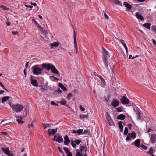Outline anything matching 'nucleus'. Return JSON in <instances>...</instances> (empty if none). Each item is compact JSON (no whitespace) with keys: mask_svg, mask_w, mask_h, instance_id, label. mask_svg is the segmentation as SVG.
<instances>
[{"mask_svg":"<svg viewBox=\"0 0 156 156\" xmlns=\"http://www.w3.org/2000/svg\"><path fill=\"white\" fill-rule=\"evenodd\" d=\"M10 105L12 110L17 113L20 112L24 108L23 105L20 104H15L12 105Z\"/></svg>","mask_w":156,"mask_h":156,"instance_id":"f257e3e1","label":"nucleus"},{"mask_svg":"<svg viewBox=\"0 0 156 156\" xmlns=\"http://www.w3.org/2000/svg\"><path fill=\"white\" fill-rule=\"evenodd\" d=\"M32 71L34 74L38 75L42 73V69L38 67L37 66H34L32 67Z\"/></svg>","mask_w":156,"mask_h":156,"instance_id":"f03ea898","label":"nucleus"},{"mask_svg":"<svg viewBox=\"0 0 156 156\" xmlns=\"http://www.w3.org/2000/svg\"><path fill=\"white\" fill-rule=\"evenodd\" d=\"M136 137V135L135 132L133 131L131 133H129L127 137H126V141H129L131 140V139H134Z\"/></svg>","mask_w":156,"mask_h":156,"instance_id":"7ed1b4c3","label":"nucleus"},{"mask_svg":"<svg viewBox=\"0 0 156 156\" xmlns=\"http://www.w3.org/2000/svg\"><path fill=\"white\" fill-rule=\"evenodd\" d=\"M53 141H56L59 143L62 142L63 141V138L61 136L58 135H55L54 138L52 139Z\"/></svg>","mask_w":156,"mask_h":156,"instance_id":"20e7f679","label":"nucleus"},{"mask_svg":"<svg viewBox=\"0 0 156 156\" xmlns=\"http://www.w3.org/2000/svg\"><path fill=\"white\" fill-rule=\"evenodd\" d=\"M57 128L55 129H49L48 130V133L49 136L55 134L57 132Z\"/></svg>","mask_w":156,"mask_h":156,"instance_id":"39448f33","label":"nucleus"},{"mask_svg":"<svg viewBox=\"0 0 156 156\" xmlns=\"http://www.w3.org/2000/svg\"><path fill=\"white\" fill-rule=\"evenodd\" d=\"M53 65L51 64L43 63L42 64V67L43 68L46 69L47 70L49 71L51 69Z\"/></svg>","mask_w":156,"mask_h":156,"instance_id":"423d86ee","label":"nucleus"},{"mask_svg":"<svg viewBox=\"0 0 156 156\" xmlns=\"http://www.w3.org/2000/svg\"><path fill=\"white\" fill-rule=\"evenodd\" d=\"M150 140L153 144L156 142V133L152 134L151 135Z\"/></svg>","mask_w":156,"mask_h":156,"instance_id":"0eeeda50","label":"nucleus"},{"mask_svg":"<svg viewBox=\"0 0 156 156\" xmlns=\"http://www.w3.org/2000/svg\"><path fill=\"white\" fill-rule=\"evenodd\" d=\"M122 103L123 104H127L129 103V99L125 96H123L121 100Z\"/></svg>","mask_w":156,"mask_h":156,"instance_id":"6e6552de","label":"nucleus"},{"mask_svg":"<svg viewBox=\"0 0 156 156\" xmlns=\"http://www.w3.org/2000/svg\"><path fill=\"white\" fill-rule=\"evenodd\" d=\"M140 140L137 139L135 140L134 142H132L131 145H134L138 148H139L140 147Z\"/></svg>","mask_w":156,"mask_h":156,"instance_id":"1a4fd4ad","label":"nucleus"},{"mask_svg":"<svg viewBox=\"0 0 156 156\" xmlns=\"http://www.w3.org/2000/svg\"><path fill=\"white\" fill-rule=\"evenodd\" d=\"M111 105L114 108L118 106L119 105V103L118 100L114 99L111 103Z\"/></svg>","mask_w":156,"mask_h":156,"instance_id":"9d476101","label":"nucleus"},{"mask_svg":"<svg viewBox=\"0 0 156 156\" xmlns=\"http://www.w3.org/2000/svg\"><path fill=\"white\" fill-rule=\"evenodd\" d=\"M73 32H74L73 38H74V46H75V48L76 49V53H77L78 49H77V41H76V32H75V30H74Z\"/></svg>","mask_w":156,"mask_h":156,"instance_id":"9b49d317","label":"nucleus"},{"mask_svg":"<svg viewBox=\"0 0 156 156\" xmlns=\"http://www.w3.org/2000/svg\"><path fill=\"white\" fill-rule=\"evenodd\" d=\"M102 49L103 50V53L104 58H110L108 53L106 50L103 48Z\"/></svg>","mask_w":156,"mask_h":156,"instance_id":"f8f14e48","label":"nucleus"},{"mask_svg":"<svg viewBox=\"0 0 156 156\" xmlns=\"http://www.w3.org/2000/svg\"><path fill=\"white\" fill-rule=\"evenodd\" d=\"M106 119L108 120V123L110 126H115L114 122L109 115L106 117Z\"/></svg>","mask_w":156,"mask_h":156,"instance_id":"ddd939ff","label":"nucleus"},{"mask_svg":"<svg viewBox=\"0 0 156 156\" xmlns=\"http://www.w3.org/2000/svg\"><path fill=\"white\" fill-rule=\"evenodd\" d=\"M64 144L66 145H68L70 142V141L69 138L68 136L67 135H66L64 136Z\"/></svg>","mask_w":156,"mask_h":156,"instance_id":"4468645a","label":"nucleus"},{"mask_svg":"<svg viewBox=\"0 0 156 156\" xmlns=\"http://www.w3.org/2000/svg\"><path fill=\"white\" fill-rule=\"evenodd\" d=\"M51 71L57 75H59V74L58 70L56 69L55 66L53 65L51 69Z\"/></svg>","mask_w":156,"mask_h":156,"instance_id":"2eb2a0df","label":"nucleus"},{"mask_svg":"<svg viewBox=\"0 0 156 156\" xmlns=\"http://www.w3.org/2000/svg\"><path fill=\"white\" fill-rule=\"evenodd\" d=\"M98 76L100 79L101 81V84L102 86H104L106 85V82L105 80L102 78L101 76L98 75Z\"/></svg>","mask_w":156,"mask_h":156,"instance_id":"dca6fc26","label":"nucleus"},{"mask_svg":"<svg viewBox=\"0 0 156 156\" xmlns=\"http://www.w3.org/2000/svg\"><path fill=\"white\" fill-rule=\"evenodd\" d=\"M31 83L34 86H38V83L36 80L34 79L33 78H31Z\"/></svg>","mask_w":156,"mask_h":156,"instance_id":"f3484780","label":"nucleus"},{"mask_svg":"<svg viewBox=\"0 0 156 156\" xmlns=\"http://www.w3.org/2000/svg\"><path fill=\"white\" fill-rule=\"evenodd\" d=\"M115 38L117 39L119 41H120V42H121V43L123 45L124 47V48H125V49L126 50V52H127V51H128L127 48V46H126V45L125 43L124 42V40H119V39H118L116 37Z\"/></svg>","mask_w":156,"mask_h":156,"instance_id":"a211bd4d","label":"nucleus"},{"mask_svg":"<svg viewBox=\"0 0 156 156\" xmlns=\"http://www.w3.org/2000/svg\"><path fill=\"white\" fill-rule=\"evenodd\" d=\"M125 118V115L122 114H121L118 115L117 117V119L119 120H123Z\"/></svg>","mask_w":156,"mask_h":156,"instance_id":"6ab92c4d","label":"nucleus"},{"mask_svg":"<svg viewBox=\"0 0 156 156\" xmlns=\"http://www.w3.org/2000/svg\"><path fill=\"white\" fill-rule=\"evenodd\" d=\"M135 16L136 17L140 20L141 21L143 20V17L141 16V14H139L138 12H136V13Z\"/></svg>","mask_w":156,"mask_h":156,"instance_id":"aec40b11","label":"nucleus"},{"mask_svg":"<svg viewBox=\"0 0 156 156\" xmlns=\"http://www.w3.org/2000/svg\"><path fill=\"white\" fill-rule=\"evenodd\" d=\"M2 149L4 153L7 155L10 152L9 150L8 147L5 148H2Z\"/></svg>","mask_w":156,"mask_h":156,"instance_id":"412c9836","label":"nucleus"},{"mask_svg":"<svg viewBox=\"0 0 156 156\" xmlns=\"http://www.w3.org/2000/svg\"><path fill=\"white\" fill-rule=\"evenodd\" d=\"M124 5L127 8V10H129L131 9V6L127 2H125L124 3Z\"/></svg>","mask_w":156,"mask_h":156,"instance_id":"4be33fe9","label":"nucleus"},{"mask_svg":"<svg viewBox=\"0 0 156 156\" xmlns=\"http://www.w3.org/2000/svg\"><path fill=\"white\" fill-rule=\"evenodd\" d=\"M50 46L51 48H53L54 47H56L58 46V42H54L53 43L50 44Z\"/></svg>","mask_w":156,"mask_h":156,"instance_id":"5701e85b","label":"nucleus"},{"mask_svg":"<svg viewBox=\"0 0 156 156\" xmlns=\"http://www.w3.org/2000/svg\"><path fill=\"white\" fill-rule=\"evenodd\" d=\"M80 149L81 152H82L83 151L85 152H86L87 148L86 147L83 146H81Z\"/></svg>","mask_w":156,"mask_h":156,"instance_id":"b1692460","label":"nucleus"},{"mask_svg":"<svg viewBox=\"0 0 156 156\" xmlns=\"http://www.w3.org/2000/svg\"><path fill=\"white\" fill-rule=\"evenodd\" d=\"M9 98V97L8 96H5L3 97L2 99V103H4L5 102H6L8 100Z\"/></svg>","mask_w":156,"mask_h":156,"instance_id":"393cba45","label":"nucleus"},{"mask_svg":"<svg viewBox=\"0 0 156 156\" xmlns=\"http://www.w3.org/2000/svg\"><path fill=\"white\" fill-rule=\"evenodd\" d=\"M59 87L63 90L66 91H67V88L62 83H59Z\"/></svg>","mask_w":156,"mask_h":156,"instance_id":"a878e982","label":"nucleus"},{"mask_svg":"<svg viewBox=\"0 0 156 156\" xmlns=\"http://www.w3.org/2000/svg\"><path fill=\"white\" fill-rule=\"evenodd\" d=\"M108 59H103V62L104 63V66L107 68H108Z\"/></svg>","mask_w":156,"mask_h":156,"instance_id":"bb28decb","label":"nucleus"},{"mask_svg":"<svg viewBox=\"0 0 156 156\" xmlns=\"http://www.w3.org/2000/svg\"><path fill=\"white\" fill-rule=\"evenodd\" d=\"M151 24L150 23H147L143 25V26L149 29L150 28V26Z\"/></svg>","mask_w":156,"mask_h":156,"instance_id":"cd10ccee","label":"nucleus"},{"mask_svg":"<svg viewBox=\"0 0 156 156\" xmlns=\"http://www.w3.org/2000/svg\"><path fill=\"white\" fill-rule=\"evenodd\" d=\"M112 2H114V3H116L117 5H119L120 6H122V4L121 3V2L118 1V0H111Z\"/></svg>","mask_w":156,"mask_h":156,"instance_id":"c85d7f7f","label":"nucleus"},{"mask_svg":"<svg viewBox=\"0 0 156 156\" xmlns=\"http://www.w3.org/2000/svg\"><path fill=\"white\" fill-rule=\"evenodd\" d=\"M82 153V152L80 153L79 149H77L76 156H83Z\"/></svg>","mask_w":156,"mask_h":156,"instance_id":"c756f323","label":"nucleus"},{"mask_svg":"<svg viewBox=\"0 0 156 156\" xmlns=\"http://www.w3.org/2000/svg\"><path fill=\"white\" fill-rule=\"evenodd\" d=\"M43 126L44 127V129L51 127V124H43Z\"/></svg>","mask_w":156,"mask_h":156,"instance_id":"7c9ffc66","label":"nucleus"},{"mask_svg":"<svg viewBox=\"0 0 156 156\" xmlns=\"http://www.w3.org/2000/svg\"><path fill=\"white\" fill-rule=\"evenodd\" d=\"M137 115V119L138 120H140L141 119V117L140 115V113L139 111H138L136 113Z\"/></svg>","mask_w":156,"mask_h":156,"instance_id":"2f4dec72","label":"nucleus"},{"mask_svg":"<svg viewBox=\"0 0 156 156\" xmlns=\"http://www.w3.org/2000/svg\"><path fill=\"white\" fill-rule=\"evenodd\" d=\"M153 150L152 147H151L149 149V152H148V153L150 154L151 156H154L153 154Z\"/></svg>","mask_w":156,"mask_h":156,"instance_id":"473e14b6","label":"nucleus"},{"mask_svg":"<svg viewBox=\"0 0 156 156\" xmlns=\"http://www.w3.org/2000/svg\"><path fill=\"white\" fill-rule=\"evenodd\" d=\"M88 115L85 114H81L79 115L80 118L81 119H83L84 118H87L88 117Z\"/></svg>","mask_w":156,"mask_h":156,"instance_id":"72a5a7b5","label":"nucleus"},{"mask_svg":"<svg viewBox=\"0 0 156 156\" xmlns=\"http://www.w3.org/2000/svg\"><path fill=\"white\" fill-rule=\"evenodd\" d=\"M122 121H119L118 122V127L119 129H122L123 128V125L122 124Z\"/></svg>","mask_w":156,"mask_h":156,"instance_id":"f704fd0d","label":"nucleus"},{"mask_svg":"<svg viewBox=\"0 0 156 156\" xmlns=\"http://www.w3.org/2000/svg\"><path fill=\"white\" fill-rule=\"evenodd\" d=\"M104 99L105 101L107 102H108L109 101V99L110 98V96L109 95H108L107 96H105L104 97Z\"/></svg>","mask_w":156,"mask_h":156,"instance_id":"c9c22d12","label":"nucleus"},{"mask_svg":"<svg viewBox=\"0 0 156 156\" xmlns=\"http://www.w3.org/2000/svg\"><path fill=\"white\" fill-rule=\"evenodd\" d=\"M61 105H63L65 106L66 105V101L64 100H62V101H60L59 102Z\"/></svg>","mask_w":156,"mask_h":156,"instance_id":"e433bc0d","label":"nucleus"},{"mask_svg":"<svg viewBox=\"0 0 156 156\" xmlns=\"http://www.w3.org/2000/svg\"><path fill=\"white\" fill-rule=\"evenodd\" d=\"M90 133V132L89 131L87 130H85L84 132L82 134H87V135H89Z\"/></svg>","mask_w":156,"mask_h":156,"instance_id":"4c0bfd02","label":"nucleus"},{"mask_svg":"<svg viewBox=\"0 0 156 156\" xmlns=\"http://www.w3.org/2000/svg\"><path fill=\"white\" fill-rule=\"evenodd\" d=\"M40 30H41L42 31V32H43L44 34L46 36V34H47V33L46 30L44 29L42 27H41V28H40Z\"/></svg>","mask_w":156,"mask_h":156,"instance_id":"58836bf2","label":"nucleus"},{"mask_svg":"<svg viewBox=\"0 0 156 156\" xmlns=\"http://www.w3.org/2000/svg\"><path fill=\"white\" fill-rule=\"evenodd\" d=\"M83 132V130L82 129H79L77 131V133L78 135L81 134Z\"/></svg>","mask_w":156,"mask_h":156,"instance_id":"ea45409f","label":"nucleus"},{"mask_svg":"<svg viewBox=\"0 0 156 156\" xmlns=\"http://www.w3.org/2000/svg\"><path fill=\"white\" fill-rule=\"evenodd\" d=\"M128 129L127 127L125 128V130L124 132V134L126 136L128 134Z\"/></svg>","mask_w":156,"mask_h":156,"instance_id":"a19ab883","label":"nucleus"},{"mask_svg":"<svg viewBox=\"0 0 156 156\" xmlns=\"http://www.w3.org/2000/svg\"><path fill=\"white\" fill-rule=\"evenodd\" d=\"M81 142V140L79 139H76L74 142L77 144L79 145V144Z\"/></svg>","mask_w":156,"mask_h":156,"instance_id":"79ce46f5","label":"nucleus"},{"mask_svg":"<svg viewBox=\"0 0 156 156\" xmlns=\"http://www.w3.org/2000/svg\"><path fill=\"white\" fill-rule=\"evenodd\" d=\"M63 149L65 151V152L66 153L68 154L70 152H71L66 147H64L63 148Z\"/></svg>","mask_w":156,"mask_h":156,"instance_id":"37998d69","label":"nucleus"},{"mask_svg":"<svg viewBox=\"0 0 156 156\" xmlns=\"http://www.w3.org/2000/svg\"><path fill=\"white\" fill-rule=\"evenodd\" d=\"M116 111L119 112H121L122 111V109L121 108V107H119L118 108H116Z\"/></svg>","mask_w":156,"mask_h":156,"instance_id":"c03bdc74","label":"nucleus"},{"mask_svg":"<svg viewBox=\"0 0 156 156\" xmlns=\"http://www.w3.org/2000/svg\"><path fill=\"white\" fill-rule=\"evenodd\" d=\"M16 121L19 124H23L24 123V122L22 121V120H21L20 119H17Z\"/></svg>","mask_w":156,"mask_h":156,"instance_id":"a18cd8bd","label":"nucleus"},{"mask_svg":"<svg viewBox=\"0 0 156 156\" xmlns=\"http://www.w3.org/2000/svg\"><path fill=\"white\" fill-rule=\"evenodd\" d=\"M34 23L38 28H40L41 27V26H40L39 25L37 21H34Z\"/></svg>","mask_w":156,"mask_h":156,"instance_id":"49530a36","label":"nucleus"},{"mask_svg":"<svg viewBox=\"0 0 156 156\" xmlns=\"http://www.w3.org/2000/svg\"><path fill=\"white\" fill-rule=\"evenodd\" d=\"M151 28L152 30H153L156 34V26H152L151 27Z\"/></svg>","mask_w":156,"mask_h":156,"instance_id":"de8ad7c7","label":"nucleus"},{"mask_svg":"<svg viewBox=\"0 0 156 156\" xmlns=\"http://www.w3.org/2000/svg\"><path fill=\"white\" fill-rule=\"evenodd\" d=\"M71 144L72 147H75L76 146L75 144L74 143V142L73 140H71Z\"/></svg>","mask_w":156,"mask_h":156,"instance_id":"09e8293b","label":"nucleus"},{"mask_svg":"<svg viewBox=\"0 0 156 156\" xmlns=\"http://www.w3.org/2000/svg\"><path fill=\"white\" fill-rule=\"evenodd\" d=\"M140 146H141L143 149L145 150H147V147L144 145H141Z\"/></svg>","mask_w":156,"mask_h":156,"instance_id":"8fccbe9b","label":"nucleus"},{"mask_svg":"<svg viewBox=\"0 0 156 156\" xmlns=\"http://www.w3.org/2000/svg\"><path fill=\"white\" fill-rule=\"evenodd\" d=\"M15 116L16 118H18L19 119H20L21 120H22L23 119V118L22 117L20 116V115H15Z\"/></svg>","mask_w":156,"mask_h":156,"instance_id":"3c124183","label":"nucleus"},{"mask_svg":"<svg viewBox=\"0 0 156 156\" xmlns=\"http://www.w3.org/2000/svg\"><path fill=\"white\" fill-rule=\"evenodd\" d=\"M72 94H71V93H69L67 96V98L69 99V100H70V97H72Z\"/></svg>","mask_w":156,"mask_h":156,"instance_id":"603ef678","label":"nucleus"},{"mask_svg":"<svg viewBox=\"0 0 156 156\" xmlns=\"http://www.w3.org/2000/svg\"><path fill=\"white\" fill-rule=\"evenodd\" d=\"M58 148L59 152L61 153L63 155H64V152H63V151L61 149V148H60V147H59Z\"/></svg>","mask_w":156,"mask_h":156,"instance_id":"864d4df0","label":"nucleus"},{"mask_svg":"<svg viewBox=\"0 0 156 156\" xmlns=\"http://www.w3.org/2000/svg\"><path fill=\"white\" fill-rule=\"evenodd\" d=\"M79 108L82 111H85V108L83 107H82L81 105H80L79 106Z\"/></svg>","mask_w":156,"mask_h":156,"instance_id":"5fc2aeb1","label":"nucleus"},{"mask_svg":"<svg viewBox=\"0 0 156 156\" xmlns=\"http://www.w3.org/2000/svg\"><path fill=\"white\" fill-rule=\"evenodd\" d=\"M51 104L52 105H55L56 106H58V105L57 104L55 103L54 101H52L51 102Z\"/></svg>","mask_w":156,"mask_h":156,"instance_id":"6e6d98bb","label":"nucleus"},{"mask_svg":"<svg viewBox=\"0 0 156 156\" xmlns=\"http://www.w3.org/2000/svg\"><path fill=\"white\" fill-rule=\"evenodd\" d=\"M34 122V121H33L31 123V124H28V126L29 127H32L33 126V122Z\"/></svg>","mask_w":156,"mask_h":156,"instance_id":"4d7b16f0","label":"nucleus"},{"mask_svg":"<svg viewBox=\"0 0 156 156\" xmlns=\"http://www.w3.org/2000/svg\"><path fill=\"white\" fill-rule=\"evenodd\" d=\"M104 15L105 16V18L107 19H108V16L107 15V14H106L105 12H104Z\"/></svg>","mask_w":156,"mask_h":156,"instance_id":"13d9d810","label":"nucleus"},{"mask_svg":"<svg viewBox=\"0 0 156 156\" xmlns=\"http://www.w3.org/2000/svg\"><path fill=\"white\" fill-rule=\"evenodd\" d=\"M152 41L154 45L156 46V41L154 39H153L152 40Z\"/></svg>","mask_w":156,"mask_h":156,"instance_id":"bf43d9fd","label":"nucleus"},{"mask_svg":"<svg viewBox=\"0 0 156 156\" xmlns=\"http://www.w3.org/2000/svg\"><path fill=\"white\" fill-rule=\"evenodd\" d=\"M62 90H61L59 88H58L56 91V92H58L59 93H61L62 92Z\"/></svg>","mask_w":156,"mask_h":156,"instance_id":"052dcab7","label":"nucleus"},{"mask_svg":"<svg viewBox=\"0 0 156 156\" xmlns=\"http://www.w3.org/2000/svg\"><path fill=\"white\" fill-rule=\"evenodd\" d=\"M12 33L13 35H15L18 33V32L17 31H12Z\"/></svg>","mask_w":156,"mask_h":156,"instance_id":"680f3d73","label":"nucleus"},{"mask_svg":"<svg viewBox=\"0 0 156 156\" xmlns=\"http://www.w3.org/2000/svg\"><path fill=\"white\" fill-rule=\"evenodd\" d=\"M7 155L8 156H14L12 153L10 152Z\"/></svg>","mask_w":156,"mask_h":156,"instance_id":"e2e57ef3","label":"nucleus"},{"mask_svg":"<svg viewBox=\"0 0 156 156\" xmlns=\"http://www.w3.org/2000/svg\"><path fill=\"white\" fill-rule=\"evenodd\" d=\"M128 126L130 129H131L132 127V125L131 124H129L128 125Z\"/></svg>","mask_w":156,"mask_h":156,"instance_id":"0e129e2a","label":"nucleus"},{"mask_svg":"<svg viewBox=\"0 0 156 156\" xmlns=\"http://www.w3.org/2000/svg\"><path fill=\"white\" fill-rule=\"evenodd\" d=\"M1 87L4 89L6 91H8V90L3 85L1 86Z\"/></svg>","mask_w":156,"mask_h":156,"instance_id":"69168bd1","label":"nucleus"},{"mask_svg":"<svg viewBox=\"0 0 156 156\" xmlns=\"http://www.w3.org/2000/svg\"><path fill=\"white\" fill-rule=\"evenodd\" d=\"M67 155L66 156H72V154L71 152H70L68 154H67Z\"/></svg>","mask_w":156,"mask_h":156,"instance_id":"338daca9","label":"nucleus"},{"mask_svg":"<svg viewBox=\"0 0 156 156\" xmlns=\"http://www.w3.org/2000/svg\"><path fill=\"white\" fill-rule=\"evenodd\" d=\"M6 25L8 26H10L11 25V23L10 22L8 21L6 23Z\"/></svg>","mask_w":156,"mask_h":156,"instance_id":"774afa93","label":"nucleus"}]
</instances>
